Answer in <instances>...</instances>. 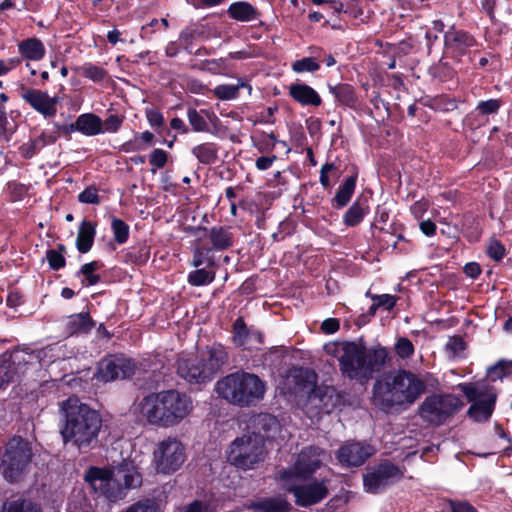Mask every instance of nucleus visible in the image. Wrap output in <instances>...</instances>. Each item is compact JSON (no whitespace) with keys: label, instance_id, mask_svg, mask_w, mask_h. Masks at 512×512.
Masks as SVG:
<instances>
[{"label":"nucleus","instance_id":"58836bf2","mask_svg":"<svg viewBox=\"0 0 512 512\" xmlns=\"http://www.w3.org/2000/svg\"><path fill=\"white\" fill-rule=\"evenodd\" d=\"M192 267L198 268L202 265H206L208 267H212L215 265V259L212 255L211 248H204L201 246H197L193 249V258L190 263Z\"/></svg>","mask_w":512,"mask_h":512},{"label":"nucleus","instance_id":"a19ab883","mask_svg":"<svg viewBox=\"0 0 512 512\" xmlns=\"http://www.w3.org/2000/svg\"><path fill=\"white\" fill-rule=\"evenodd\" d=\"M75 70L93 82H101L107 76V71L104 68L93 63H85Z\"/></svg>","mask_w":512,"mask_h":512},{"label":"nucleus","instance_id":"b1692460","mask_svg":"<svg viewBox=\"0 0 512 512\" xmlns=\"http://www.w3.org/2000/svg\"><path fill=\"white\" fill-rule=\"evenodd\" d=\"M289 96L302 106L318 107L322 99L318 92L304 83H294L289 86Z\"/></svg>","mask_w":512,"mask_h":512},{"label":"nucleus","instance_id":"5fc2aeb1","mask_svg":"<svg viewBox=\"0 0 512 512\" xmlns=\"http://www.w3.org/2000/svg\"><path fill=\"white\" fill-rule=\"evenodd\" d=\"M168 161V153L160 148L154 149L149 155V163L153 167L151 171L155 173L158 169H162Z\"/></svg>","mask_w":512,"mask_h":512},{"label":"nucleus","instance_id":"69168bd1","mask_svg":"<svg viewBox=\"0 0 512 512\" xmlns=\"http://www.w3.org/2000/svg\"><path fill=\"white\" fill-rule=\"evenodd\" d=\"M429 206L430 204L428 200L420 199L410 207V211L416 219H421L428 211Z\"/></svg>","mask_w":512,"mask_h":512},{"label":"nucleus","instance_id":"a18cd8bd","mask_svg":"<svg viewBox=\"0 0 512 512\" xmlns=\"http://www.w3.org/2000/svg\"><path fill=\"white\" fill-rule=\"evenodd\" d=\"M111 230L113 233L114 240L117 244H124L129 238L130 228L121 219L112 217Z\"/></svg>","mask_w":512,"mask_h":512},{"label":"nucleus","instance_id":"c03bdc74","mask_svg":"<svg viewBox=\"0 0 512 512\" xmlns=\"http://www.w3.org/2000/svg\"><path fill=\"white\" fill-rule=\"evenodd\" d=\"M366 214V207L359 202L353 203V205L347 210L343 217L345 225L353 227L359 224Z\"/></svg>","mask_w":512,"mask_h":512},{"label":"nucleus","instance_id":"13d9d810","mask_svg":"<svg viewBox=\"0 0 512 512\" xmlns=\"http://www.w3.org/2000/svg\"><path fill=\"white\" fill-rule=\"evenodd\" d=\"M501 106V102L498 99H489L478 103L476 110L481 115L496 114Z\"/></svg>","mask_w":512,"mask_h":512},{"label":"nucleus","instance_id":"f257e3e1","mask_svg":"<svg viewBox=\"0 0 512 512\" xmlns=\"http://www.w3.org/2000/svg\"><path fill=\"white\" fill-rule=\"evenodd\" d=\"M192 410L191 397L176 389L151 392L133 405V412L140 421L158 428L179 425Z\"/></svg>","mask_w":512,"mask_h":512},{"label":"nucleus","instance_id":"20e7f679","mask_svg":"<svg viewBox=\"0 0 512 512\" xmlns=\"http://www.w3.org/2000/svg\"><path fill=\"white\" fill-rule=\"evenodd\" d=\"M215 391L227 403L249 408L264 399L266 383L256 374L237 371L220 378L215 384Z\"/></svg>","mask_w":512,"mask_h":512},{"label":"nucleus","instance_id":"680f3d73","mask_svg":"<svg viewBox=\"0 0 512 512\" xmlns=\"http://www.w3.org/2000/svg\"><path fill=\"white\" fill-rule=\"evenodd\" d=\"M487 253L495 261H500L505 256V248L498 240L492 239L489 242Z\"/></svg>","mask_w":512,"mask_h":512},{"label":"nucleus","instance_id":"4be33fe9","mask_svg":"<svg viewBox=\"0 0 512 512\" xmlns=\"http://www.w3.org/2000/svg\"><path fill=\"white\" fill-rule=\"evenodd\" d=\"M233 343L239 347L252 348L262 343V334L249 329L243 318L239 317L233 324Z\"/></svg>","mask_w":512,"mask_h":512},{"label":"nucleus","instance_id":"338daca9","mask_svg":"<svg viewBox=\"0 0 512 512\" xmlns=\"http://www.w3.org/2000/svg\"><path fill=\"white\" fill-rule=\"evenodd\" d=\"M35 138L38 141V145L43 149L45 146L54 144L58 139V135L55 132L43 131Z\"/></svg>","mask_w":512,"mask_h":512},{"label":"nucleus","instance_id":"9d476101","mask_svg":"<svg viewBox=\"0 0 512 512\" xmlns=\"http://www.w3.org/2000/svg\"><path fill=\"white\" fill-rule=\"evenodd\" d=\"M186 460L183 443L176 437H166L159 441L153 451L155 470L160 474H172L177 471Z\"/></svg>","mask_w":512,"mask_h":512},{"label":"nucleus","instance_id":"2eb2a0df","mask_svg":"<svg viewBox=\"0 0 512 512\" xmlns=\"http://www.w3.org/2000/svg\"><path fill=\"white\" fill-rule=\"evenodd\" d=\"M403 476L404 472L398 466L385 461L364 475V488L367 492L375 494Z\"/></svg>","mask_w":512,"mask_h":512},{"label":"nucleus","instance_id":"bf43d9fd","mask_svg":"<svg viewBox=\"0 0 512 512\" xmlns=\"http://www.w3.org/2000/svg\"><path fill=\"white\" fill-rule=\"evenodd\" d=\"M7 191L10 194L12 200L17 201L22 199L28 191L26 185L17 181H10L7 184Z\"/></svg>","mask_w":512,"mask_h":512},{"label":"nucleus","instance_id":"c85d7f7f","mask_svg":"<svg viewBox=\"0 0 512 512\" xmlns=\"http://www.w3.org/2000/svg\"><path fill=\"white\" fill-rule=\"evenodd\" d=\"M18 52L28 61H40L44 58L46 49L40 39L31 37L18 44Z\"/></svg>","mask_w":512,"mask_h":512},{"label":"nucleus","instance_id":"bb28decb","mask_svg":"<svg viewBox=\"0 0 512 512\" xmlns=\"http://www.w3.org/2000/svg\"><path fill=\"white\" fill-rule=\"evenodd\" d=\"M250 427L253 429L252 432L265 437H270L272 433H275L279 429V422L277 418L268 413H260L254 415L250 420Z\"/></svg>","mask_w":512,"mask_h":512},{"label":"nucleus","instance_id":"412c9836","mask_svg":"<svg viewBox=\"0 0 512 512\" xmlns=\"http://www.w3.org/2000/svg\"><path fill=\"white\" fill-rule=\"evenodd\" d=\"M56 127L65 133L79 132L88 137L104 133L103 120L94 113H83L69 126L61 127L57 124Z\"/></svg>","mask_w":512,"mask_h":512},{"label":"nucleus","instance_id":"7c9ffc66","mask_svg":"<svg viewBox=\"0 0 512 512\" xmlns=\"http://www.w3.org/2000/svg\"><path fill=\"white\" fill-rule=\"evenodd\" d=\"M117 479L123 480V488L131 489L137 488L142 483L141 474L132 462L123 461L116 470Z\"/></svg>","mask_w":512,"mask_h":512},{"label":"nucleus","instance_id":"473e14b6","mask_svg":"<svg viewBox=\"0 0 512 512\" xmlns=\"http://www.w3.org/2000/svg\"><path fill=\"white\" fill-rule=\"evenodd\" d=\"M94 327V322L86 312L70 315L66 320V330L69 334L87 333Z\"/></svg>","mask_w":512,"mask_h":512},{"label":"nucleus","instance_id":"3c124183","mask_svg":"<svg viewBox=\"0 0 512 512\" xmlns=\"http://www.w3.org/2000/svg\"><path fill=\"white\" fill-rule=\"evenodd\" d=\"M3 512H40L39 509L29 501L16 500L6 503Z\"/></svg>","mask_w":512,"mask_h":512},{"label":"nucleus","instance_id":"052dcab7","mask_svg":"<svg viewBox=\"0 0 512 512\" xmlns=\"http://www.w3.org/2000/svg\"><path fill=\"white\" fill-rule=\"evenodd\" d=\"M78 200L85 204H99L98 190L95 187H87L78 195Z\"/></svg>","mask_w":512,"mask_h":512},{"label":"nucleus","instance_id":"a211bd4d","mask_svg":"<svg viewBox=\"0 0 512 512\" xmlns=\"http://www.w3.org/2000/svg\"><path fill=\"white\" fill-rule=\"evenodd\" d=\"M178 374L190 383H204L213 378L202 355L179 361Z\"/></svg>","mask_w":512,"mask_h":512},{"label":"nucleus","instance_id":"864d4df0","mask_svg":"<svg viewBox=\"0 0 512 512\" xmlns=\"http://www.w3.org/2000/svg\"><path fill=\"white\" fill-rule=\"evenodd\" d=\"M366 296L370 297L373 302H376V306L382 307L385 310H391L395 307L398 298L390 294H371L370 291L366 292Z\"/></svg>","mask_w":512,"mask_h":512},{"label":"nucleus","instance_id":"de8ad7c7","mask_svg":"<svg viewBox=\"0 0 512 512\" xmlns=\"http://www.w3.org/2000/svg\"><path fill=\"white\" fill-rule=\"evenodd\" d=\"M149 249L146 246L133 248L125 255V261L131 264L141 265L149 259Z\"/></svg>","mask_w":512,"mask_h":512},{"label":"nucleus","instance_id":"f8f14e48","mask_svg":"<svg viewBox=\"0 0 512 512\" xmlns=\"http://www.w3.org/2000/svg\"><path fill=\"white\" fill-rule=\"evenodd\" d=\"M326 451L318 446L304 447L295 457L291 466L280 473H289L296 479H308L321 468Z\"/></svg>","mask_w":512,"mask_h":512},{"label":"nucleus","instance_id":"72a5a7b5","mask_svg":"<svg viewBox=\"0 0 512 512\" xmlns=\"http://www.w3.org/2000/svg\"><path fill=\"white\" fill-rule=\"evenodd\" d=\"M206 358V366L214 376L219 369L227 362L228 356L224 347L221 345L213 346L202 354Z\"/></svg>","mask_w":512,"mask_h":512},{"label":"nucleus","instance_id":"9b49d317","mask_svg":"<svg viewBox=\"0 0 512 512\" xmlns=\"http://www.w3.org/2000/svg\"><path fill=\"white\" fill-rule=\"evenodd\" d=\"M85 481L96 494L110 502H117L125 497L124 488L111 469L91 467L85 474Z\"/></svg>","mask_w":512,"mask_h":512},{"label":"nucleus","instance_id":"f704fd0d","mask_svg":"<svg viewBox=\"0 0 512 512\" xmlns=\"http://www.w3.org/2000/svg\"><path fill=\"white\" fill-rule=\"evenodd\" d=\"M245 87H247L249 93H251L252 87L248 85L242 78H239L237 79L236 84H221L216 86L212 90V93L217 99L228 101L236 99L239 95V90Z\"/></svg>","mask_w":512,"mask_h":512},{"label":"nucleus","instance_id":"0e129e2a","mask_svg":"<svg viewBox=\"0 0 512 512\" xmlns=\"http://www.w3.org/2000/svg\"><path fill=\"white\" fill-rule=\"evenodd\" d=\"M13 133V128L7 117L5 106L0 104V137L7 138Z\"/></svg>","mask_w":512,"mask_h":512},{"label":"nucleus","instance_id":"c756f323","mask_svg":"<svg viewBox=\"0 0 512 512\" xmlns=\"http://www.w3.org/2000/svg\"><path fill=\"white\" fill-rule=\"evenodd\" d=\"M255 512H290L291 504L284 496L261 499L250 506Z\"/></svg>","mask_w":512,"mask_h":512},{"label":"nucleus","instance_id":"49530a36","mask_svg":"<svg viewBox=\"0 0 512 512\" xmlns=\"http://www.w3.org/2000/svg\"><path fill=\"white\" fill-rule=\"evenodd\" d=\"M64 251V245L60 244L57 249H50L46 252V260L52 270L57 271L65 266L66 260L63 255Z\"/></svg>","mask_w":512,"mask_h":512},{"label":"nucleus","instance_id":"393cba45","mask_svg":"<svg viewBox=\"0 0 512 512\" xmlns=\"http://www.w3.org/2000/svg\"><path fill=\"white\" fill-rule=\"evenodd\" d=\"M365 365L367 371L365 373L366 380L372 378L373 374L384 368L389 360V352L385 347L380 345L366 349L364 347Z\"/></svg>","mask_w":512,"mask_h":512},{"label":"nucleus","instance_id":"4468645a","mask_svg":"<svg viewBox=\"0 0 512 512\" xmlns=\"http://www.w3.org/2000/svg\"><path fill=\"white\" fill-rule=\"evenodd\" d=\"M342 355L339 358V365L342 374L349 379L366 381L364 346L355 342H346L342 347Z\"/></svg>","mask_w":512,"mask_h":512},{"label":"nucleus","instance_id":"79ce46f5","mask_svg":"<svg viewBox=\"0 0 512 512\" xmlns=\"http://www.w3.org/2000/svg\"><path fill=\"white\" fill-rule=\"evenodd\" d=\"M512 374V361L499 360L496 364L489 367L487 376L491 381L502 380L504 377Z\"/></svg>","mask_w":512,"mask_h":512},{"label":"nucleus","instance_id":"cd10ccee","mask_svg":"<svg viewBox=\"0 0 512 512\" xmlns=\"http://www.w3.org/2000/svg\"><path fill=\"white\" fill-rule=\"evenodd\" d=\"M227 14L231 19L239 22H251L260 17V12L246 1H238L230 4L227 9Z\"/></svg>","mask_w":512,"mask_h":512},{"label":"nucleus","instance_id":"09e8293b","mask_svg":"<svg viewBox=\"0 0 512 512\" xmlns=\"http://www.w3.org/2000/svg\"><path fill=\"white\" fill-rule=\"evenodd\" d=\"M291 68L295 73L315 72L319 70L320 64L312 57H305L294 61Z\"/></svg>","mask_w":512,"mask_h":512},{"label":"nucleus","instance_id":"37998d69","mask_svg":"<svg viewBox=\"0 0 512 512\" xmlns=\"http://www.w3.org/2000/svg\"><path fill=\"white\" fill-rule=\"evenodd\" d=\"M290 377L295 379L296 384L301 387L313 386L316 384L317 380L314 371L307 368H295L291 370Z\"/></svg>","mask_w":512,"mask_h":512},{"label":"nucleus","instance_id":"dca6fc26","mask_svg":"<svg viewBox=\"0 0 512 512\" xmlns=\"http://www.w3.org/2000/svg\"><path fill=\"white\" fill-rule=\"evenodd\" d=\"M20 97L45 119H52L57 115L60 103L58 96H50L47 91L23 86L20 89Z\"/></svg>","mask_w":512,"mask_h":512},{"label":"nucleus","instance_id":"6e6552de","mask_svg":"<svg viewBox=\"0 0 512 512\" xmlns=\"http://www.w3.org/2000/svg\"><path fill=\"white\" fill-rule=\"evenodd\" d=\"M471 403L467 414L477 422L487 421L495 408L497 392L484 381L476 383H460L457 386Z\"/></svg>","mask_w":512,"mask_h":512},{"label":"nucleus","instance_id":"e2e57ef3","mask_svg":"<svg viewBox=\"0 0 512 512\" xmlns=\"http://www.w3.org/2000/svg\"><path fill=\"white\" fill-rule=\"evenodd\" d=\"M122 123H123L122 117L115 115V114L109 115L103 121L104 133L105 132L116 133L120 129Z\"/></svg>","mask_w":512,"mask_h":512},{"label":"nucleus","instance_id":"7ed1b4c3","mask_svg":"<svg viewBox=\"0 0 512 512\" xmlns=\"http://www.w3.org/2000/svg\"><path fill=\"white\" fill-rule=\"evenodd\" d=\"M425 388V383L415 374L400 370L376 382L373 399L384 409L410 406L424 393Z\"/></svg>","mask_w":512,"mask_h":512},{"label":"nucleus","instance_id":"1a4fd4ad","mask_svg":"<svg viewBox=\"0 0 512 512\" xmlns=\"http://www.w3.org/2000/svg\"><path fill=\"white\" fill-rule=\"evenodd\" d=\"M464 407L462 399L454 394H432L419 407L420 417L427 423L439 426Z\"/></svg>","mask_w":512,"mask_h":512},{"label":"nucleus","instance_id":"423d86ee","mask_svg":"<svg viewBox=\"0 0 512 512\" xmlns=\"http://www.w3.org/2000/svg\"><path fill=\"white\" fill-rule=\"evenodd\" d=\"M265 455L263 436L249 432L233 440L229 446L227 458L237 468L248 470L263 462Z\"/></svg>","mask_w":512,"mask_h":512},{"label":"nucleus","instance_id":"aec40b11","mask_svg":"<svg viewBox=\"0 0 512 512\" xmlns=\"http://www.w3.org/2000/svg\"><path fill=\"white\" fill-rule=\"evenodd\" d=\"M476 45L475 38L463 30L449 29L444 35L446 53L454 58H461Z\"/></svg>","mask_w":512,"mask_h":512},{"label":"nucleus","instance_id":"6ab92c4d","mask_svg":"<svg viewBox=\"0 0 512 512\" xmlns=\"http://www.w3.org/2000/svg\"><path fill=\"white\" fill-rule=\"evenodd\" d=\"M374 454V448L359 442L347 443L337 452V459L344 467H357L362 465Z\"/></svg>","mask_w":512,"mask_h":512},{"label":"nucleus","instance_id":"4d7b16f0","mask_svg":"<svg viewBox=\"0 0 512 512\" xmlns=\"http://www.w3.org/2000/svg\"><path fill=\"white\" fill-rule=\"evenodd\" d=\"M414 345L406 337H401L395 344V352L401 358H409L414 354Z\"/></svg>","mask_w":512,"mask_h":512},{"label":"nucleus","instance_id":"c9c22d12","mask_svg":"<svg viewBox=\"0 0 512 512\" xmlns=\"http://www.w3.org/2000/svg\"><path fill=\"white\" fill-rule=\"evenodd\" d=\"M218 151V146L211 142L198 144L191 150L196 159L205 165H210L217 161Z\"/></svg>","mask_w":512,"mask_h":512},{"label":"nucleus","instance_id":"f03ea898","mask_svg":"<svg viewBox=\"0 0 512 512\" xmlns=\"http://www.w3.org/2000/svg\"><path fill=\"white\" fill-rule=\"evenodd\" d=\"M102 427L99 413L82 403L77 397H69L60 406V434L64 444L79 450L94 447Z\"/></svg>","mask_w":512,"mask_h":512},{"label":"nucleus","instance_id":"4c0bfd02","mask_svg":"<svg viewBox=\"0 0 512 512\" xmlns=\"http://www.w3.org/2000/svg\"><path fill=\"white\" fill-rule=\"evenodd\" d=\"M329 89L330 93H332L340 103L346 106H352L355 104L356 96L350 85L339 84L333 87L331 86Z\"/></svg>","mask_w":512,"mask_h":512},{"label":"nucleus","instance_id":"ddd939ff","mask_svg":"<svg viewBox=\"0 0 512 512\" xmlns=\"http://www.w3.org/2000/svg\"><path fill=\"white\" fill-rule=\"evenodd\" d=\"M44 351L29 353L26 351H15L9 357H0V389L7 387L16 381L26 371V366L34 360L40 359Z\"/></svg>","mask_w":512,"mask_h":512},{"label":"nucleus","instance_id":"ea45409f","mask_svg":"<svg viewBox=\"0 0 512 512\" xmlns=\"http://www.w3.org/2000/svg\"><path fill=\"white\" fill-rule=\"evenodd\" d=\"M215 272L204 268L196 269L188 274V283L191 286L199 287L212 283L215 279Z\"/></svg>","mask_w":512,"mask_h":512},{"label":"nucleus","instance_id":"603ef678","mask_svg":"<svg viewBox=\"0 0 512 512\" xmlns=\"http://www.w3.org/2000/svg\"><path fill=\"white\" fill-rule=\"evenodd\" d=\"M100 266L101 265L97 261L86 263L81 267L79 274H82L85 277L88 285H95L100 281V276L94 272L98 270Z\"/></svg>","mask_w":512,"mask_h":512},{"label":"nucleus","instance_id":"6e6d98bb","mask_svg":"<svg viewBox=\"0 0 512 512\" xmlns=\"http://www.w3.org/2000/svg\"><path fill=\"white\" fill-rule=\"evenodd\" d=\"M41 146L38 145V141L36 138H31L27 142L21 144L18 148V152L21 157L25 159H31L34 157L40 150Z\"/></svg>","mask_w":512,"mask_h":512},{"label":"nucleus","instance_id":"f3484780","mask_svg":"<svg viewBox=\"0 0 512 512\" xmlns=\"http://www.w3.org/2000/svg\"><path fill=\"white\" fill-rule=\"evenodd\" d=\"M135 362L123 357L103 359L99 363L97 378L104 382L124 379L134 374Z\"/></svg>","mask_w":512,"mask_h":512},{"label":"nucleus","instance_id":"0eeeda50","mask_svg":"<svg viewBox=\"0 0 512 512\" xmlns=\"http://www.w3.org/2000/svg\"><path fill=\"white\" fill-rule=\"evenodd\" d=\"M33 457L31 444L22 437H13L5 446L0 469L9 482H17L27 473Z\"/></svg>","mask_w":512,"mask_h":512},{"label":"nucleus","instance_id":"2f4dec72","mask_svg":"<svg viewBox=\"0 0 512 512\" xmlns=\"http://www.w3.org/2000/svg\"><path fill=\"white\" fill-rule=\"evenodd\" d=\"M96 234V225L91 221L83 220L79 226L76 238V247L80 253H87L91 250Z\"/></svg>","mask_w":512,"mask_h":512},{"label":"nucleus","instance_id":"e433bc0d","mask_svg":"<svg viewBox=\"0 0 512 512\" xmlns=\"http://www.w3.org/2000/svg\"><path fill=\"white\" fill-rule=\"evenodd\" d=\"M357 176L353 175L348 177L338 188L336 195L333 199L334 207L340 209L345 207L350 201L355 187H356Z\"/></svg>","mask_w":512,"mask_h":512},{"label":"nucleus","instance_id":"774afa93","mask_svg":"<svg viewBox=\"0 0 512 512\" xmlns=\"http://www.w3.org/2000/svg\"><path fill=\"white\" fill-rule=\"evenodd\" d=\"M147 120L152 127H160L164 123V118L161 112L158 110H148L146 113Z\"/></svg>","mask_w":512,"mask_h":512},{"label":"nucleus","instance_id":"a878e982","mask_svg":"<svg viewBox=\"0 0 512 512\" xmlns=\"http://www.w3.org/2000/svg\"><path fill=\"white\" fill-rule=\"evenodd\" d=\"M187 118L193 131L195 132H210L209 123L213 126L219 122V118L216 114L210 110L202 109L197 111L194 108H190L187 111Z\"/></svg>","mask_w":512,"mask_h":512},{"label":"nucleus","instance_id":"8fccbe9b","mask_svg":"<svg viewBox=\"0 0 512 512\" xmlns=\"http://www.w3.org/2000/svg\"><path fill=\"white\" fill-rule=\"evenodd\" d=\"M465 342L460 336H452L448 339L445 350L449 357H460L465 350Z\"/></svg>","mask_w":512,"mask_h":512},{"label":"nucleus","instance_id":"5701e85b","mask_svg":"<svg viewBox=\"0 0 512 512\" xmlns=\"http://www.w3.org/2000/svg\"><path fill=\"white\" fill-rule=\"evenodd\" d=\"M197 232L202 233L204 237L209 239L212 245L211 249L223 251L233 245V234L228 227L198 228Z\"/></svg>","mask_w":512,"mask_h":512},{"label":"nucleus","instance_id":"39448f33","mask_svg":"<svg viewBox=\"0 0 512 512\" xmlns=\"http://www.w3.org/2000/svg\"><path fill=\"white\" fill-rule=\"evenodd\" d=\"M278 480L281 488L295 498V504L309 507L323 501L329 494L330 480L323 478L296 479L289 473H279Z\"/></svg>","mask_w":512,"mask_h":512}]
</instances>
